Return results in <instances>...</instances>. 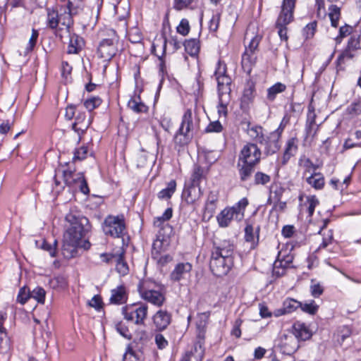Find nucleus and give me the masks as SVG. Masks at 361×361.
Segmentation results:
<instances>
[{"label":"nucleus","instance_id":"obj_45","mask_svg":"<svg viewBox=\"0 0 361 361\" xmlns=\"http://www.w3.org/2000/svg\"><path fill=\"white\" fill-rule=\"evenodd\" d=\"M50 286L55 290H63L67 287L68 283L66 279L61 275L54 276L49 281Z\"/></svg>","mask_w":361,"mask_h":361},{"label":"nucleus","instance_id":"obj_8","mask_svg":"<svg viewBox=\"0 0 361 361\" xmlns=\"http://www.w3.org/2000/svg\"><path fill=\"white\" fill-rule=\"evenodd\" d=\"M295 5L282 2L281 10L276 22V27L281 40L287 41V25L293 20Z\"/></svg>","mask_w":361,"mask_h":361},{"label":"nucleus","instance_id":"obj_12","mask_svg":"<svg viewBox=\"0 0 361 361\" xmlns=\"http://www.w3.org/2000/svg\"><path fill=\"white\" fill-rule=\"evenodd\" d=\"M214 76L217 82L218 91L231 90V85L232 80L227 74V68L224 62L219 60L214 71Z\"/></svg>","mask_w":361,"mask_h":361},{"label":"nucleus","instance_id":"obj_17","mask_svg":"<svg viewBox=\"0 0 361 361\" xmlns=\"http://www.w3.org/2000/svg\"><path fill=\"white\" fill-rule=\"evenodd\" d=\"M117 52V44L102 40L97 47V54L104 61H109Z\"/></svg>","mask_w":361,"mask_h":361},{"label":"nucleus","instance_id":"obj_15","mask_svg":"<svg viewBox=\"0 0 361 361\" xmlns=\"http://www.w3.org/2000/svg\"><path fill=\"white\" fill-rule=\"evenodd\" d=\"M259 145L263 147L262 153L266 157L276 154L281 148L280 141L276 137V135H273L270 133L267 134Z\"/></svg>","mask_w":361,"mask_h":361},{"label":"nucleus","instance_id":"obj_59","mask_svg":"<svg viewBox=\"0 0 361 361\" xmlns=\"http://www.w3.org/2000/svg\"><path fill=\"white\" fill-rule=\"evenodd\" d=\"M89 152V147L87 145H82L74 151L73 160L82 161L87 158Z\"/></svg>","mask_w":361,"mask_h":361},{"label":"nucleus","instance_id":"obj_18","mask_svg":"<svg viewBox=\"0 0 361 361\" xmlns=\"http://www.w3.org/2000/svg\"><path fill=\"white\" fill-rule=\"evenodd\" d=\"M298 149V139L290 137L286 142L283 153L281 159V164L285 166L288 164L291 157H294Z\"/></svg>","mask_w":361,"mask_h":361},{"label":"nucleus","instance_id":"obj_30","mask_svg":"<svg viewBox=\"0 0 361 361\" xmlns=\"http://www.w3.org/2000/svg\"><path fill=\"white\" fill-rule=\"evenodd\" d=\"M167 46L166 38L164 39L163 42V48L161 55H157V57L159 61V76L160 77L159 89L161 88V85L164 80V76L167 74L166 66L165 62V55H166V49Z\"/></svg>","mask_w":361,"mask_h":361},{"label":"nucleus","instance_id":"obj_16","mask_svg":"<svg viewBox=\"0 0 361 361\" xmlns=\"http://www.w3.org/2000/svg\"><path fill=\"white\" fill-rule=\"evenodd\" d=\"M202 195L200 186L185 184L181 198L187 204H194Z\"/></svg>","mask_w":361,"mask_h":361},{"label":"nucleus","instance_id":"obj_10","mask_svg":"<svg viewBox=\"0 0 361 361\" xmlns=\"http://www.w3.org/2000/svg\"><path fill=\"white\" fill-rule=\"evenodd\" d=\"M211 315L210 311L199 313L197 314V319L195 323L197 338L199 340H204L206 333L207 325L209 317ZM194 350L195 353H199V357L201 360L204 355L203 343L200 341H197L194 345Z\"/></svg>","mask_w":361,"mask_h":361},{"label":"nucleus","instance_id":"obj_28","mask_svg":"<svg viewBox=\"0 0 361 361\" xmlns=\"http://www.w3.org/2000/svg\"><path fill=\"white\" fill-rule=\"evenodd\" d=\"M306 182L314 190H322L325 185L324 175L320 172H312L306 178Z\"/></svg>","mask_w":361,"mask_h":361},{"label":"nucleus","instance_id":"obj_36","mask_svg":"<svg viewBox=\"0 0 361 361\" xmlns=\"http://www.w3.org/2000/svg\"><path fill=\"white\" fill-rule=\"evenodd\" d=\"M128 106L135 113H145L148 111V107L140 102V97L130 98L128 102Z\"/></svg>","mask_w":361,"mask_h":361},{"label":"nucleus","instance_id":"obj_46","mask_svg":"<svg viewBox=\"0 0 361 361\" xmlns=\"http://www.w3.org/2000/svg\"><path fill=\"white\" fill-rule=\"evenodd\" d=\"M300 308L302 312L314 315L317 312L319 305H317L314 300H310L305 302H301Z\"/></svg>","mask_w":361,"mask_h":361},{"label":"nucleus","instance_id":"obj_43","mask_svg":"<svg viewBox=\"0 0 361 361\" xmlns=\"http://www.w3.org/2000/svg\"><path fill=\"white\" fill-rule=\"evenodd\" d=\"M204 170L200 166H195L192 173L191 175L190 182L188 184L195 185V186H200V182L203 178Z\"/></svg>","mask_w":361,"mask_h":361},{"label":"nucleus","instance_id":"obj_2","mask_svg":"<svg viewBox=\"0 0 361 361\" xmlns=\"http://www.w3.org/2000/svg\"><path fill=\"white\" fill-rule=\"evenodd\" d=\"M262 151L254 142L246 143L238 154L237 169L240 181L248 180L255 171V166L260 162Z\"/></svg>","mask_w":361,"mask_h":361},{"label":"nucleus","instance_id":"obj_58","mask_svg":"<svg viewBox=\"0 0 361 361\" xmlns=\"http://www.w3.org/2000/svg\"><path fill=\"white\" fill-rule=\"evenodd\" d=\"M221 14L219 12L213 13L208 25L209 30L211 32H216L219 27Z\"/></svg>","mask_w":361,"mask_h":361},{"label":"nucleus","instance_id":"obj_3","mask_svg":"<svg viewBox=\"0 0 361 361\" xmlns=\"http://www.w3.org/2000/svg\"><path fill=\"white\" fill-rule=\"evenodd\" d=\"M140 298L153 305L160 307L166 301L165 293L161 286L150 279H143L137 285Z\"/></svg>","mask_w":361,"mask_h":361},{"label":"nucleus","instance_id":"obj_37","mask_svg":"<svg viewBox=\"0 0 361 361\" xmlns=\"http://www.w3.org/2000/svg\"><path fill=\"white\" fill-rule=\"evenodd\" d=\"M176 190V182L175 180H171L167 183L166 188L162 189L157 194V197L160 200L170 199Z\"/></svg>","mask_w":361,"mask_h":361},{"label":"nucleus","instance_id":"obj_29","mask_svg":"<svg viewBox=\"0 0 361 361\" xmlns=\"http://www.w3.org/2000/svg\"><path fill=\"white\" fill-rule=\"evenodd\" d=\"M231 91H218L219 105L217 109L219 115L226 116L227 114V106L231 99Z\"/></svg>","mask_w":361,"mask_h":361},{"label":"nucleus","instance_id":"obj_38","mask_svg":"<svg viewBox=\"0 0 361 361\" xmlns=\"http://www.w3.org/2000/svg\"><path fill=\"white\" fill-rule=\"evenodd\" d=\"M255 84L252 80H248L243 90L242 101L249 103L255 97Z\"/></svg>","mask_w":361,"mask_h":361},{"label":"nucleus","instance_id":"obj_56","mask_svg":"<svg viewBox=\"0 0 361 361\" xmlns=\"http://www.w3.org/2000/svg\"><path fill=\"white\" fill-rule=\"evenodd\" d=\"M307 203L308 204V216L309 217H312L314 214L316 207L319 204V201L316 195H310L307 197Z\"/></svg>","mask_w":361,"mask_h":361},{"label":"nucleus","instance_id":"obj_50","mask_svg":"<svg viewBox=\"0 0 361 361\" xmlns=\"http://www.w3.org/2000/svg\"><path fill=\"white\" fill-rule=\"evenodd\" d=\"M353 32V27L345 24L339 28L338 35L335 37V42L336 44L341 43L343 38L350 35Z\"/></svg>","mask_w":361,"mask_h":361},{"label":"nucleus","instance_id":"obj_52","mask_svg":"<svg viewBox=\"0 0 361 361\" xmlns=\"http://www.w3.org/2000/svg\"><path fill=\"white\" fill-rule=\"evenodd\" d=\"M115 329L116 331L123 337L128 340L132 338L131 332L130 331L128 327L123 322L121 321L115 323Z\"/></svg>","mask_w":361,"mask_h":361},{"label":"nucleus","instance_id":"obj_31","mask_svg":"<svg viewBox=\"0 0 361 361\" xmlns=\"http://www.w3.org/2000/svg\"><path fill=\"white\" fill-rule=\"evenodd\" d=\"M281 345L283 353L287 355L294 353L298 347L295 338L293 336H285L284 338L281 340Z\"/></svg>","mask_w":361,"mask_h":361},{"label":"nucleus","instance_id":"obj_9","mask_svg":"<svg viewBox=\"0 0 361 361\" xmlns=\"http://www.w3.org/2000/svg\"><path fill=\"white\" fill-rule=\"evenodd\" d=\"M192 130V114L191 109H188L182 116L180 126L175 135L174 141L176 144L180 146L187 145L190 140L189 133Z\"/></svg>","mask_w":361,"mask_h":361},{"label":"nucleus","instance_id":"obj_49","mask_svg":"<svg viewBox=\"0 0 361 361\" xmlns=\"http://www.w3.org/2000/svg\"><path fill=\"white\" fill-rule=\"evenodd\" d=\"M116 269L122 276H126L128 274V265L124 260L123 254L119 255L117 258Z\"/></svg>","mask_w":361,"mask_h":361},{"label":"nucleus","instance_id":"obj_54","mask_svg":"<svg viewBox=\"0 0 361 361\" xmlns=\"http://www.w3.org/2000/svg\"><path fill=\"white\" fill-rule=\"evenodd\" d=\"M11 348V341L6 331H0V352L6 353Z\"/></svg>","mask_w":361,"mask_h":361},{"label":"nucleus","instance_id":"obj_11","mask_svg":"<svg viewBox=\"0 0 361 361\" xmlns=\"http://www.w3.org/2000/svg\"><path fill=\"white\" fill-rule=\"evenodd\" d=\"M233 260L225 259L211 254L209 267L214 275L221 277L226 276L231 269Z\"/></svg>","mask_w":361,"mask_h":361},{"label":"nucleus","instance_id":"obj_33","mask_svg":"<svg viewBox=\"0 0 361 361\" xmlns=\"http://www.w3.org/2000/svg\"><path fill=\"white\" fill-rule=\"evenodd\" d=\"M83 8L82 0H67V5L63 6V10L69 13L73 18V16L79 14Z\"/></svg>","mask_w":361,"mask_h":361},{"label":"nucleus","instance_id":"obj_60","mask_svg":"<svg viewBox=\"0 0 361 361\" xmlns=\"http://www.w3.org/2000/svg\"><path fill=\"white\" fill-rule=\"evenodd\" d=\"M352 50H348V48L345 47L343 52L338 56L336 61L338 68L342 69L341 66L344 63L345 59H351L354 57V54H352Z\"/></svg>","mask_w":361,"mask_h":361},{"label":"nucleus","instance_id":"obj_7","mask_svg":"<svg viewBox=\"0 0 361 361\" xmlns=\"http://www.w3.org/2000/svg\"><path fill=\"white\" fill-rule=\"evenodd\" d=\"M102 227L105 235L113 238H121L126 230L124 216L123 214L108 215L104 219Z\"/></svg>","mask_w":361,"mask_h":361},{"label":"nucleus","instance_id":"obj_35","mask_svg":"<svg viewBox=\"0 0 361 361\" xmlns=\"http://www.w3.org/2000/svg\"><path fill=\"white\" fill-rule=\"evenodd\" d=\"M184 47L185 51L191 56H196L200 51V41L197 39L192 38L185 41Z\"/></svg>","mask_w":361,"mask_h":361},{"label":"nucleus","instance_id":"obj_34","mask_svg":"<svg viewBox=\"0 0 361 361\" xmlns=\"http://www.w3.org/2000/svg\"><path fill=\"white\" fill-rule=\"evenodd\" d=\"M63 173V179L66 185L68 187H73L77 183L79 179V175H82V173H75V171H72L70 169H66L62 171Z\"/></svg>","mask_w":361,"mask_h":361},{"label":"nucleus","instance_id":"obj_21","mask_svg":"<svg viewBox=\"0 0 361 361\" xmlns=\"http://www.w3.org/2000/svg\"><path fill=\"white\" fill-rule=\"evenodd\" d=\"M192 269V266L189 262H180L177 264L173 270L170 274L171 281L178 282L184 279Z\"/></svg>","mask_w":361,"mask_h":361},{"label":"nucleus","instance_id":"obj_32","mask_svg":"<svg viewBox=\"0 0 361 361\" xmlns=\"http://www.w3.org/2000/svg\"><path fill=\"white\" fill-rule=\"evenodd\" d=\"M218 200L219 192L217 190L210 191L204 205L205 212L212 216L215 212Z\"/></svg>","mask_w":361,"mask_h":361},{"label":"nucleus","instance_id":"obj_48","mask_svg":"<svg viewBox=\"0 0 361 361\" xmlns=\"http://www.w3.org/2000/svg\"><path fill=\"white\" fill-rule=\"evenodd\" d=\"M271 182V176L264 172L257 171L254 175V184L266 185Z\"/></svg>","mask_w":361,"mask_h":361},{"label":"nucleus","instance_id":"obj_25","mask_svg":"<svg viewBox=\"0 0 361 361\" xmlns=\"http://www.w3.org/2000/svg\"><path fill=\"white\" fill-rule=\"evenodd\" d=\"M257 53H249L245 51L242 54L241 66L243 71L247 75H250L253 67L257 63Z\"/></svg>","mask_w":361,"mask_h":361},{"label":"nucleus","instance_id":"obj_1","mask_svg":"<svg viewBox=\"0 0 361 361\" xmlns=\"http://www.w3.org/2000/svg\"><path fill=\"white\" fill-rule=\"evenodd\" d=\"M66 220L70 223V227L63 235L62 252L65 257L72 258L76 255L78 247L85 250L90 248L91 244L88 240L82 242V239L90 231V225L86 217L76 216L71 213L66 215Z\"/></svg>","mask_w":361,"mask_h":361},{"label":"nucleus","instance_id":"obj_6","mask_svg":"<svg viewBox=\"0 0 361 361\" xmlns=\"http://www.w3.org/2000/svg\"><path fill=\"white\" fill-rule=\"evenodd\" d=\"M125 319L136 325H143L148 314V305L142 302L127 305L122 307Z\"/></svg>","mask_w":361,"mask_h":361},{"label":"nucleus","instance_id":"obj_64","mask_svg":"<svg viewBox=\"0 0 361 361\" xmlns=\"http://www.w3.org/2000/svg\"><path fill=\"white\" fill-rule=\"evenodd\" d=\"M128 37L133 44L140 43L142 41V35L137 28L130 30L128 32Z\"/></svg>","mask_w":361,"mask_h":361},{"label":"nucleus","instance_id":"obj_51","mask_svg":"<svg viewBox=\"0 0 361 361\" xmlns=\"http://www.w3.org/2000/svg\"><path fill=\"white\" fill-rule=\"evenodd\" d=\"M317 23L314 20L308 23L302 30V35L305 39H312L317 30Z\"/></svg>","mask_w":361,"mask_h":361},{"label":"nucleus","instance_id":"obj_14","mask_svg":"<svg viewBox=\"0 0 361 361\" xmlns=\"http://www.w3.org/2000/svg\"><path fill=\"white\" fill-rule=\"evenodd\" d=\"M293 257L291 255H282L279 252L277 259L274 263L273 275L276 277H281L286 274V269L290 267L292 263Z\"/></svg>","mask_w":361,"mask_h":361},{"label":"nucleus","instance_id":"obj_40","mask_svg":"<svg viewBox=\"0 0 361 361\" xmlns=\"http://www.w3.org/2000/svg\"><path fill=\"white\" fill-rule=\"evenodd\" d=\"M286 89V85L281 82H276L267 90V99L273 102L276 95L279 93L284 92Z\"/></svg>","mask_w":361,"mask_h":361},{"label":"nucleus","instance_id":"obj_61","mask_svg":"<svg viewBox=\"0 0 361 361\" xmlns=\"http://www.w3.org/2000/svg\"><path fill=\"white\" fill-rule=\"evenodd\" d=\"M31 298V292L28 288L24 286L19 290L17 302L21 305L26 303L27 300Z\"/></svg>","mask_w":361,"mask_h":361},{"label":"nucleus","instance_id":"obj_26","mask_svg":"<svg viewBox=\"0 0 361 361\" xmlns=\"http://www.w3.org/2000/svg\"><path fill=\"white\" fill-rule=\"evenodd\" d=\"M128 300V295L126 287L123 285L116 287L111 290L110 303L121 305L125 303Z\"/></svg>","mask_w":361,"mask_h":361},{"label":"nucleus","instance_id":"obj_47","mask_svg":"<svg viewBox=\"0 0 361 361\" xmlns=\"http://www.w3.org/2000/svg\"><path fill=\"white\" fill-rule=\"evenodd\" d=\"M173 215L171 208H167L161 216H157L154 219V226L156 227H161L165 221H169Z\"/></svg>","mask_w":361,"mask_h":361},{"label":"nucleus","instance_id":"obj_22","mask_svg":"<svg viewBox=\"0 0 361 361\" xmlns=\"http://www.w3.org/2000/svg\"><path fill=\"white\" fill-rule=\"evenodd\" d=\"M294 338L300 341H307L312 337V332L309 327L302 322H296L293 325Z\"/></svg>","mask_w":361,"mask_h":361},{"label":"nucleus","instance_id":"obj_63","mask_svg":"<svg viewBox=\"0 0 361 361\" xmlns=\"http://www.w3.org/2000/svg\"><path fill=\"white\" fill-rule=\"evenodd\" d=\"M348 50L356 51L361 49V39L360 36L352 35L346 46Z\"/></svg>","mask_w":361,"mask_h":361},{"label":"nucleus","instance_id":"obj_4","mask_svg":"<svg viewBox=\"0 0 361 361\" xmlns=\"http://www.w3.org/2000/svg\"><path fill=\"white\" fill-rule=\"evenodd\" d=\"M248 205V200L243 197L233 207L224 208L217 216L216 220L219 227L229 226L233 220L240 221L245 216V210Z\"/></svg>","mask_w":361,"mask_h":361},{"label":"nucleus","instance_id":"obj_20","mask_svg":"<svg viewBox=\"0 0 361 361\" xmlns=\"http://www.w3.org/2000/svg\"><path fill=\"white\" fill-rule=\"evenodd\" d=\"M300 305H301V302L293 298H288L283 302L282 307L281 308L275 310L274 315L278 317L287 314H290L299 308Z\"/></svg>","mask_w":361,"mask_h":361},{"label":"nucleus","instance_id":"obj_27","mask_svg":"<svg viewBox=\"0 0 361 361\" xmlns=\"http://www.w3.org/2000/svg\"><path fill=\"white\" fill-rule=\"evenodd\" d=\"M260 226H257L255 228L252 224H247L245 228V239L247 242L252 243V247H254L259 243V233Z\"/></svg>","mask_w":361,"mask_h":361},{"label":"nucleus","instance_id":"obj_62","mask_svg":"<svg viewBox=\"0 0 361 361\" xmlns=\"http://www.w3.org/2000/svg\"><path fill=\"white\" fill-rule=\"evenodd\" d=\"M46 291L42 287H36L31 292V298L36 300L39 303L43 304L45 300Z\"/></svg>","mask_w":361,"mask_h":361},{"label":"nucleus","instance_id":"obj_55","mask_svg":"<svg viewBox=\"0 0 361 361\" xmlns=\"http://www.w3.org/2000/svg\"><path fill=\"white\" fill-rule=\"evenodd\" d=\"M104 35L106 37L103 38L102 40L118 44L119 37L116 33V32L113 29H106L103 31Z\"/></svg>","mask_w":361,"mask_h":361},{"label":"nucleus","instance_id":"obj_42","mask_svg":"<svg viewBox=\"0 0 361 361\" xmlns=\"http://www.w3.org/2000/svg\"><path fill=\"white\" fill-rule=\"evenodd\" d=\"M298 164L304 168L303 176H306L307 173H310L312 170L313 172L318 169V166L313 164L310 158L305 157V156L300 158Z\"/></svg>","mask_w":361,"mask_h":361},{"label":"nucleus","instance_id":"obj_44","mask_svg":"<svg viewBox=\"0 0 361 361\" xmlns=\"http://www.w3.org/2000/svg\"><path fill=\"white\" fill-rule=\"evenodd\" d=\"M39 35V31L35 28H32L31 36L28 40V42L26 45L25 48V51H24L25 56L29 54L34 50V49L37 43Z\"/></svg>","mask_w":361,"mask_h":361},{"label":"nucleus","instance_id":"obj_41","mask_svg":"<svg viewBox=\"0 0 361 361\" xmlns=\"http://www.w3.org/2000/svg\"><path fill=\"white\" fill-rule=\"evenodd\" d=\"M328 16L331 20V26L337 27L339 19L341 18V8L336 5H331L329 8Z\"/></svg>","mask_w":361,"mask_h":361},{"label":"nucleus","instance_id":"obj_23","mask_svg":"<svg viewBox=\"0 0 361 361\" xmlns=\"http://www.w3.org/2000/svg\"><path fill=\"white\" fill-rule=\"evenodd\" d=\"M246 132L248 136L255 142L254 143L257 145H259L267 134L261 126L251 125L250 122L247 123Z\"/></svg>","mask_w":361,"mask_h":361},{"label":"nucleus","instance_id":"obj_24","mask_svg":"<svg viewBox=\"0 0 361 361\" xmlns=\"http://www.w3.org/2000/svg\"><path fill=\"white\" fill-rule=\"evenodd\" d=\"M85 46L83 38L75 33L70 35V40L67 48L68 54H79Z\"/></svg>","mask_w":361,"mask_h":361},{"label":"nucleus","instance_id":"obj_19","mask_svg":"<svg viewBox=\"0 0 361 361\" xmlns=\"http://www.w3.org/2000/svg\"><path fill=\"white\" fill-rule=\"evenodd\" d=\"M152 320L156 329L161 331L171 324V314L166 310H159L154 314Z\"/></svg>","mask_w":361,"mask_h":361},{"label":"nucleus","instance_id":"obj_57","mask_svg":"<svg viewBox=\"0 0 361 361\" xmlns=\"http://www.w3.org/2000/svg\"><path fill=\"white\" fill-rule=\"evenodd\" d=\"M261 40L262 37L259 35H256L251 39L249 44L245 46V51H247L249 53H256L258 50V47Z\"/></svg>","mask_w":361,"mask_h":361},{"label":"nucleus","instance_id":"obj_53","mask_svg":"<svg viewBox=\"0 0 361 361\" xmlns=\"http://www.w3.org/2000/svg\"><path fill=\"white\" fill-rule=\"evenodd\" d=\"M102 102V100L99 97H92L86 99L84 102L85 107L89 111H92L96 108L99 107Z\"/></svg>","mask_w":361,"mask_h":361},{"label":"nucleus","instance_id":"obj_13","mask_svg":"<svg viewBox=\"0 0 361 361\" xmlns=\"http://www.w3.org/2000/svg\"><path fill=\"white\" fill-rule=\"evenodd\" d=\"M212 253L222 258L233 260L234 245L228 240L214 242Z\"/></svg>","mask_w":361,"mask_h":361},{"label":"nucleus","instance_id":"obj_5","mask_svg":"<svg viewBox=\"0 0 361 361\" xmlns=\"http://www.w3.org/2000/svg\"><path fill=\"white\" fill-rule=\"evenodd\" d=\"M46 11V25L51 30H56L59 25H61L69 31L71 27L73 25V19L69 13H66L63 10V6H61L60 11L54 7H47Z\"/></svg>","mask_w":361,"mask_h":361},{"label":"nucleus","instance_id":"obj_39","mask_svg":"<svg viewBox=\"0 0 361 361\" xmlns=\"http://www.w3.org/2000/svg\"><path fill=\"white\" fill-rule=\"evenodd\" d=\"M352 334V329L347 325L340 326L337 330L336 341L342 345L344 341L349 338Z\"/></svg>","mask_w":361,"mask_h":361}]
</instances>
